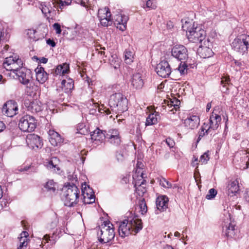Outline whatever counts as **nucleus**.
I'll return each mask as SVG.
<instances>
[{"instance_id": "nucleus-34", "label": "nucleus", "mask_w": 249, "mask_h": 249, "mask_svg": "<svg viewBox=\"0 0 249 249\" xmlns=\"http://www.w3.org/2000/svg\"><path fill=\"white\" fill-rule=\"evenodd\" d=\"M56 186V183L53 180H50L46 183L44 187L47 192L52 194L55 192Z\"/></svg>"}, {"instance_id": "nucleus-3", "label": "nucleus", "mask_w": 249, "mask_h": 249, "mask_svg": "<svg viewBox=\"0 0 249 249\" xmlns=\"http://www.w3.org/2000/svg\"><path fill=\"white\" fill-rule=\"evenodd\" d=\"M142 229V220L136 217L125 219L120 224L118 232L120 236L124 237L130 234H135Z\"/></svg>"}, {"instance_id": "nucleus-32", "label": "nucleus", "mask_w": 249, "mask_h": 249, "mask_svg": "<svg viewBox=\"0 0 249 249\" xmlns=\"http://www.w3.org/2000/svg\"><path fill=\"white\" fill-rule=\"evenodd\" d=\"M211 132V131L208 127V124H206L204 123L201 126L200 130L199 132L198 137L196 142H198L202 137H203L206 135H208Z\"/></svg>"}, {"instance_id": "nucleus-9", "label": "nucleus", "mask_w": 249, "mask_h": 249, "mask_svg": "<svg viewBox=\"0 0 249 249\" xmlns=\"http://www.w3.org/2000/svg\"><path fill=\"white\" fill-rule=\"evenodd\" d=\"M172 55L177 60L184 62L188 58V52L187 48L182 45H176L171 50Z\"/></svg>"}, {"instance_id": "nucleus-10", "label": "nucleus", "mask_w": 249, "mask_h": 249, "mask_svg": "<svg viewBox=\"0 0 249 249\" xmlns=\"http://www.w3.org/2000/svg\"><path fill=\"white\" fill-rule=\"evenodd\" d=\"M156 71L160 76L166 78L171 74V68L167 61L162 60L157 65Z\"/></svg>"}, {"instance_id": "nucleus-23", "label": "nucleus", "mask_w": 249, "mask_h": 249, "mask_svg": "<svg viewBox=\"0 0 249 249\" xmlns=\"http://www.w3.org/2000/svg\"><path fill=\"white\" fill-rule=\"evenodd\" d=\"M59 160L56 157H53L46 162V166L48 169L51 170L53 171H56V170L58 171L60 170L59 167Z\"/></svg>"}, {"instance_id": "nucleus-8", "label": "nucleus", "mask_w": 249, "mask_h": 249, "mask_svg": "<svg viewBox=\"0 0 249 249\" xmlns=\"http://www.w3.org/2000/svg\"><path fill=\"white\" fill-rule=\"evenodd\" d=\"M36 126V122L35 117L28 115L23 116L18 124L19 128L24 132H32Z\"/></svg>"}, {"instance_id": "nucleus-50", "label": "nucleus", "mask_w": 249, "mask_h": 249, "mask_svg": "<svg viewBox=\"0 0 249 249\" xmlns=\"http://www.w3.org/2000/svg\"><path fill=\"white\" fill-rule=\"evenodd\" d=\"M159 182L160 184L164 188H170L172 187V184L169 181H167L164 178L160 179Z\"/></svg>"}, {"instance_id": "nucleus-43", "label": "nucleus", "mask_w": 249, "mask_h": 249, "mask_svg": "<svg viewBox=\"0 0 249 249\" xmlns=\"http://www.w3.org/2000/svg\"><path fill=\"white\" fill-rule=\"evenodd\" d=\"M57 2L58 4L57 10L59 12L58 8L62 10L64 6H68L71 4V0H58Z\"/></svg>"}, {"instance_id": "nucleus-19", "label": "nucleus", "mask_w": 249, "mask_h": 249, "mask_svg": "<svg viewBox=\"0 0 249 249\" xmlns=\"http://www.w3.org/2000/svg\"><path fill=\"white\" fill-rule=\"evenodd\" d=\"M27 110L33 114H37L43 109L41 103L38 100H35L30 102L28 106L27 103H25Z\"/></svg>"}, {"instance_id": "nucleus-58", "label": "nucleus", "mask_w": 249, "mask_h": 249, "mask_svg": "<svg viewBox=\"0 0 249 249\" xmlns=\"http://www.w3.org/2000/svg\"><path fill=\"white\" fill-rule=\"evenodd\" d=\"M116 157L118 161H122L124 159V156L123 154L121 153H117L116 154Z\"/></svg>"}, {"instance_id": "nucleus-53", "label": "nucleus", "mask_w": 249, "mask_h": 249, "mask_svg": "<svg viewBox=\"0 0 249 249\" xmlns=\"http://www.w3.org/2000/svg\"><path fill=\"white\" fill-rule=\"evenodd\" d=\"M36 30L30 29L27 31V35L29 37L33 40H36V36H35V34H36Z\"/></svg>"}, {"instance_id": "nucleus-59", "label": "nucleus", "mask_w": 249, "mask_h": 249, "mask_svg": "<svg viewBox=\"0 0 249 249\" xmlns=\"http://www.w3.org/2000/svg\"><path fill=\"white\" fill-rule=\"evenodd\" d=\"M46 42L48 45H49L53 47H55L56 45L55 42L53 40H52L50 38L47 39L46 41Z\"/></svg>"}, {"instance_id": "nucleus-56", "label": "nucleus", "mask_w": 249, "mask_h": 249, "mask_svg": "<svg viewBox=\"0 0 249 249\" xmlns=\"http://www.w3.org/2000/svg\"><path fill=\"white\" fill-rule=\"evenodd\" d=\"M53 28L55 30L57 34H60L61 33V26L58 23H55L53 25Z\"/></svg>"}, {"instance_id": "nucleus-21", "label": "nucleus", "mask_w": 249, "mask_h": 249, "mask_svg": "<svg viewBox=\"0 0 249 249\" xmlns=\"http://www.w3.org/2000/svg\"><path fill=\"white\" fill-rule=\"evenodd\" d=\"M36 79L41 84H43L48 79V74L42 67L38 66L36 69Z\"/></svg>"}, {"instance_id": "nucleus-37", "label": "nucleus", "mask_w": 249, "mask_h": 249, "mask_svg": "<svg viewBox=\"0 0 249 249\" xmlns=\"http://www.w3.org/2000/svg\"><path fill=\"white\" fill-rule=\"evenodd\" d=\"M143 174L142 173H141V176H140V178L137 179L135 181V184H134V187H135V189L136 191H139L140 189L139 188V187L140 188L142 187V186L145 184L146 182V180L143 179Z\"/></svg>"}, {"instance_id": "nucleus-33", "label": "nucleus", "mask_w": 249, "mask_h": 249, "mask_svg": "<svg viewBox=\"0 0 249 249\" xmlns=\"http://www.w3.org/2000/svg\"><path fill=\"white\" fill-rule=\"evenodd\" d=\"M109 9L107 7L100 9L98 10V17L99 19L111 17Z\"/></svg>"}, {"instance_id": "nucleus-35", "label": "nucleus", "mask_w": 249, "mask_h": 249, "mask_svg": "<svg viewBox=\"0 0 249 249\" xmlns=\"http://www.w3.org/2000/svg\"><path fill=\"white\" fill-rule=\"evenodd\" d=\"M83 196V202L85 204H90L95 202L94 195H89L87 193L82 194Z\"/></svg>"}, {"instance_id": "nucleus-5", "label": "nucleus", "mask_w": 249, "mask_h": 249, "mask_svg": "<svg viewBox=\"0 0 249 249\" xmlns=\"http://www.w3.org/2000/svg\"><path fill=\"white\" fill-rule=\"evenodd\" d=\"M108 104L111 109L118 114L127 110V99L120 92L115 93L110 95Z\"/></svg>"}, {"instance_id": "nucleus-30", "label": "nucleus", "mask_w": 249, "mask_h": 249, "mask_svg": "<svg viewBox=\"0 0 249 249\" xmlns=\"http://www.w3.org/2000/svg\"><path fill=\"white\" fill-rule=\"evenodd\" d=\"M110 65L117 70L120 68L121 60L119 59L116 54H113L111 56L109 59Z\"/></svg>"}, {"instance_id": "nucleus-63", "label": "nucleus", "mask_w": 249, "mask_h": 249, "mask_svg": "<svg viewBox=\"0 0 249 249\" xmlns=\"http://www.w3.org/2000/svg\"><path fill=\"white\" fill-rule=\"evenodd\" d=\"M139 188L140 189V191H140L141 192V194H144L146 191L145 188L142 185L141 188L139 187Z\"/></svg>"}, {"instance_id": "nucleus-26", "label": "nucleus", "mask_w": 249, "mask_h": 249, "mask_svg": "<svg viewBox=\"0 0 249 249\" xmlns=\"http://www.w3.org/2000/svg\"><path fill=\"white\" fill-rule=\"evenodd\" d=\"M197 53L200 56L203 58L210 57L213 54L211 48L207 47L206 46H199Z\"/></svg>"}, {"instance_id": "nucleus-61", "label": "nucleus", "mask_w": 249, "mask_h": 249, "mask_svg": "<svg viewBox=\"0 0 249 249\" xmlns=\"http://www.w3.org/2000/svg\"><path fill=\"white\" fill-rule=\"evenodd\" d=\"M39 61H40V63L46 64L47 62V61H48V59L46 58H45V57H41L39 59Z\"/></svg>"}, {"instance_id": "nucleus-42", "label": "nucleus", "mask_w": 249, "mask_h": 249, "mask_svg": "<svg viewBox=\"0 0 249 249\" xmlns=\"http://www.w3.org/2000/svg\"><path fill=\"white\" fill-rule=\"evenodd\" d=\"M140 212L142 214H144L147 211V207L144 199H142L139 203Z\"/></svg>"}, {"instance_id": "nucleus-16", "label": "nucleus", "mask_w": 249, "mask_h": 249, "mask_svg": "<svg viewBox=\"0 0 249 249\" xmlns=\"http://www.w3.org/2000/svg\"><path fill=\"white\" fill-rule=\"evenodd\" d=\"M48 134L49 142L52 145L56 146L63 142V139L60 134L54 130L50 129L48 132Z\"/></svg>"}, {"instance_id": "nucleus-47", "label": "nucleus", "mask_w": 249, "mask_h": 249, "mask_svg": "<svg viewBox=\"0 0 249 249\" xmlns=\"http://www.w3.org/2000/svg\"><path fill=\"white\" fill-rule=\"evenodd\" d=\"M209 151L205 152L203 155L200 156L199 161L201 162L202 164H206L209 160Z\"/></svg>"}, {"instance_id": "nucleus-12", "label": "nucleus", "mask_w": 249, "mask_h": 249, "mask_svg": "<svg viewBox=\"0 0 249 249\" xmlns=\"http://www.w3.org/2000/svg\"><path fill=\"white\" fill-rule=\"evenodd\" d=\"M199 117L196 115L192 114H188L183 122L185 126L191 129L197 128L199 126Z\"/></svg>"}, {"instance_id": "nucleus-4", "label": "nucleus", "mask_w": 249, "mask_h": 249, "mask_svg": "<svg viewBox=\"0 0 249 249\" xmlns=\"http://www.w3.org/2000/svg\"><path fill=\"white\" fill-rule=\"evenodd\" d=\"M63 197L65 205L73 207L79 201L80 191L77 186L73 183H68L62 189Z\"/></svg>"}, {"instance_id": "nucleus-51", "label": "nucleus", "mask_w": 249, "mask_h": 249, "mask_svg": "<svg viewBox=\"0 0 249 249\" xmlns=\"http://www.w3.org/2000/svg\"><path fill=\"white\" fill-rule=\"evenodd\" d=\"M217 194V191L215 189L212 188L209 190L208 194L206 196L207 199L213 198Z\"/></svg>"}, {"instance_id": "nucleus-2", "label": "nucleus", "mask_w": 249, "mask_h": 249, "mask_svg": "<svg viewBox=\"0 0 249 249\" xmlns=\"http://www.w3.org/2000/svg\"><path fill=\"white\" fill-rule=\"evenodd\" d=\"M182 28L186 31V36L189 40L193 43H202L206 36V31L202 28L201 26L195 24L193 20L182 19Z\"/></svg>"}, {"instance_id": "nucleus-38", "label": "nucleus", "mask_w": 249, "mask_h": 249, "mask_svg": "<svg viewBox=\"0 0 249 249\" xmlns=\"http://www.w3.org/2000/svg\"><path fill=\"white\" fill-rule=\"evenodd\" d=\"M76 133H79L82 135H86L89 133L88 128L86 127V125L82 123L79 124L76 128Z\"/></svg>"}, {"instance_id": "nucleus-28", "label": "nucleus", "mask_w": 249, "mask_h": 249, "mask_svg": "<svg viewBox=\"0 0 249 249\" xmlns=\"http://www.w3.org/2000/svg\"><path fill=\"white\" fill-rule=\"evenodd\" d=\"M74 88L73 81L71 79L63 80L61 82V88L66 93H69Z\"/></svg>"}, {"instance_id": "nucleus-15", "label": "nucleus", "mask_w": 249, "mask_h": 249, "mask_svg": "<svg viewBox=\"0 0 249 249\" xmlns=\"http://www.w3.org/2000/svg\"><path fill=\"white\" fill-rule=\"evenodd\" d=\"M131 83L134 89H142L144 85L142 74L139 72L133 74L131 78Z\"/></svg>"}, {"instance_id": "nucleus-6", "label": "nucleus", "mask_w": 249, "mask_h": 249, "mask_svg": "<svg viewBox=\"0 0 249 249\" xmlns=\"http://www.w3.org/2000/svg\"><path fill=\"white\" fill-rule=\"evenodd\" d=\"M231 47L234 51L244 53L249 47V36L241 35L239 37L235 38L231 43Z\"/></svg>"}, {"instance_id": "nucleus-29", "label": "nucleus", "mask_w": 249, "mask_h": 249, "mask_svg": "<svg viewBox=\"0 0 249 249\" xmlns=\"http://www.w3.org/2000/svg\"><path fill=\"white\" fill-rule=\"evenodd\" d=\"M52 9L49 5L44 4L42 5L41 11L47 18L51 17V18H53L55 15V11L54 10H52Z\"/></svg>"}, {"instance_id": "nucleus-45", "label": "nucleus", "mask_w": 249, "mask_h": 249, "mask_svg": "<svg viewBox=\"0 0 249 249\" xmlns=\"http://www.w3.org/2000/svg\"><path fill=\"white\" fill-rule=\"evenodd\" d=\"M92 102H93V101H92ZM93 104H94V107L95 108V109L96 108H98V111L100 113H103L104 112H106V113L107 114H109L110 113V112L109 111V109H106V110L105 109L104 107V106L103 105H101V106H100L98 103H93Z\"/></svg>"}, {"instance_id": "nucleus-44", "label": "nucleus", "mask_w": 249, "mask_h": 249, "mask_svg": "<svg viewBox=\"0 0 249 249\" xmlns=\"http://www.w3.org/2000/svg\"><path fill=\"white\" fill-rule=\"evenodd\" d=\"M9 38L8 33L3 28H0V42L7 40Z\"/></svg>"}, {"instance_id": "nucleus-25", "label": "nucleus", "mask_w": 249, "mask_h": 249, "mask_svg": "<svg viewBox=\"0 0 249 249\" xmlns=\"http://www.w3.org/2000/svg\"><path fill=\"white\" fill-rule=\"evenodd\" d=\"M106 131H103L97 128L93 131L90 132L91 139L93 141H102L105 138Z\"/></svg>"}, {"instance_id": "nucleus-46", "label": "nucleus", "mask_w": 249, "mask_h": 249, "mask_svg": "<svg viewBox=\"0 0 249 249\" xmlns=\"http://www.w3.org/2000/svg\"><path fill=\"white\" fill-rule=\"evenodd\" d=\"M212 43V39L208 37L207 39H204L202 43H199L200 44L199 46H206L207 47L211 48L213 46Z\"/></svg>"}, {"instance_id": "nucleus-24", "label": "nucleus", "mask_w": 249, "mask_h": 249, "mask_svg": "<svg viewBox=\"0 0 249 249\" xmlns=\"http://www.w3.org/2000/svg\"><path fill=\"white\" fill-rule=\"evenodd\" d=\"M160 120V116L159 112L155 111L150 113L146 118L145 125H151L157 124Z\"/></svg>"}, {"instance_id": "nucleus-52", "label": "nucleus", "mask_w": 249, "mask_h": 249, "mask_svg": "<svg viewBox=\"0 0 249 249\" xmlns=\"http://www.w3.org/2000/svg\"><path fill=\"white\" fill-rule=\"evenodd\" d=\"M99 20L100 21L101 25L105 27L110 25L112 23L111 17L105 18H102L100 19Z\"/></svg>"}, {"instance_id": "nucleus-39", "label": "nucleus", "mask_w": 249, "mask_h": 249, "mask_svg": "<svg viewBox=\"0 0 249 249\" xmlns=\"http://www.w3.org/2000/svg\"><path fill=\"white\" fill-rule=\"evenodd\" d=\"M179 101L176 99L174 101L170 100L168 103V106L169 107H174L172 109L169 110V111L175 113L174 110L176 111L178 108H179L178 103H179Z\"/></svg>"}, {"instance_id": "nucleus-17", "label": "nucleus", "mask_w": 249, "mask_h": 249, "mask_svg": "<svg viewBox=\"0 0 249 249\" xmlns=\"http://www.w3.org/2000/svg\"><path fill=\"white\" fill-rule=\"evenodd\" d=\"M234 226L235 225L231 223V218L227 219V221L223 222V232L225 233L228 237H232L234 235Z\"/></svg>"}, {"instance_id": "nucleus-41", "label": "nucleus", "mask_w": 249, "mask_h": 249, "mask_svg": "<svg viewBox=\"0 0 249 249\" xmlns=\"http://www.w3.org/2000/svg\"><path fill=\"white\" fill-rule=\"evenodd\" d=\"M57 232H53L52 236H50L48 234H46L44 236V239L45 240L46 242H48L49 241H50L52 244H54L56 242V240L57 238L56 237V234Z\"/></svg>"}, {"instance_id": "nucleus-18", "label": "nucleus", "mask_w": 249, "mask_h": 249, "mask_svg": "<svg viewBox=\"0 0 249 249\" xmlns=\"http://www.w3.org/2000/svg\"><path fill=\"white\" fill-rule=\"evenodd\" d=\"M221 120V118L220 115L213 113L209 120V124H207L208 128L211 131L217 129Z\"/></svg>"}, {"instance_id": "nucleus-64", "label": "nucleus", "mask_w": 249, "mask_h": 249, "mask_svg": "<svg viewBox=\"0 0 249 249\" xmlns=\"http://www.w3.org/2000/svg\"><path fill=\"white\" fill-rule=\"evenodd\" d=\"M249 167V158H248V161H246V166L244 167L243 169H246Z\"/></svg>"}, {"instance_id": "nucleus-22", "label": "nucleus", "mask_w": 249, "mask_h": 249, "mask_svg": "<svg viewBox=\"0 0 249 249\" xmlns=\"http://www.w3.org/2000/svg\"><path fill=\"white\" fill-rule=\"evenodd\" d=\"M168 198L165 196H161L157 197L156 201V206L160 211H163L167 208Z\"/></svg>"}, {"instance_id": "nucleus-49", "label": "nucleus", "mask_w": 249, "mask_h": 249, "mask_svg": "<svg viewBox=\"0 0 249 249\" xmlns=\"http://www.w3.org/2000/svg\"><path fill=\"white\" fill-rule=\"evenodd\" d=\"M108 141L111 144L114 145H119L121 142L120 136L114 137L111 139H108Z\"/></svg>"}, {"instance_id": "nucleus-13", "label": "nucleus", "mask_w": 249, "mask_h": 249, "mask_svg": "<svg viewBox=\"0 0 249 249\" xmlns=\"http://www.w3.org/2000/svg\"><path fill=\"white\" fill-rule=\"evenodd\" d=\"M114 23L116 27L121 31H124L126 27L128 17L122 14H117L114 17Z\"/></svg>"}, {"instance_id": "nucleus-14", "label": "nucleus", "mask_w": 249, "mask_h": 249, "mask_svg": "<svg viewBox=\"0 0 249 249\" xmlns=\"http://www.w3.org/2000/svg\"><path fill=\"white\" fill-rule=\"evenodd\" d=\"M18 107L15 104H12L11 102L4 104L2 108L3 114L8 117H13L16 115Z\"/></svg>"}, {"instance_id": "nucleus-36", "label": "nucleus", "mask_w": 249, "mask_h": 249, "mask_svg": "<svg viewBox=\"0 0 249 249\" xmlns=\"http://www.w3.org/2000/svg\"><path fill=\"white\" fill-rule=\"evenodd\" d=\"M124 61L126 64H130L133 61L134 53L128 50H126L124 53Z\"/></svg>"}, {"instance_id": "nucleus-60", "label": "nucleus", "mask_w": 249, "mask_h": 249, "mask_svg": "<svg viewBox=\"0 0 249 249\" xmlns=\"http://www.w3.org/2000/svg\"><path fill=\"white\" fill-rule=\"evenodd\" d=\"M5 127V126L4 123L0 121V132L4 130Z\"/></svg>"}, {"instance_id": "nucleus-1", "label": "nucleus", "mask_w": 249, "mask_h": 249, "mask_svg": "<svg viewBox=\"0 0 249 249\" xmlns=\"http://www.w3.org/2000/svg\"><path fill=\"white\" fill-rule=\"evenodd\" d=\"M3 67L7 71H12L18 77L23 85H27L31 78V71L23 67V62L17 55L6 56L3 63Z\"/></svg>"}, {"instance_id": "nucleus-11", "label": "nucleus", "mask_w": 249, "mask_h": 249, "mask_svg": "<svg viewBox=\"0 0 249 249\" xmlns=\"http://www.w3.org/2000/svg\"><path fill=\"white\" fill-rule=\"evenodd\" d=\"M26 142L28 146L33 149L41 148L43 145L40 138L35 134H28Z\"/></svg>"}, {"instance_id": "nucleus-54", "label": "nucleus", "mask_w": 249, "mask_h": 249, "mask_svg": "<svg viewBox=\"0 0 249 249\" xmlns=\"http://www.w3.org/2000/svg\"><path fill=\"white\" fill-rule=\"evenodd\" d=\"M82 194H88L89 195H94V192L92 188L88 186V188L85 187L84 189H82Z\"/></svg>"}, {"instance_id": "nucleus-55", "label": "nucleus", "mask_w": 249, "mask_h": 249, "mask_svg": "<svg viewBox=\"0 0 249 249\" xmlns=\"http://www.w3.org/2000/svg\"><path fill=\"white\" fill-rule=\"evenodd\" d=\"M146 1V7L148 8L155 9L156 7L154 3V0H145Z\"/></svg>"}, {"instance_id": "nucleus-40", "label": "nucleus", "mask_w": 249, "mask_h": 249, "mask_svg": "<svg viewBox=\"0 0 249 249\" xmlns=\"http://www.w3.org/2000/svg\"><path fill=\"white\" fill-rule=\"evenodd\" d=\"M120 136L119 133L117 129H111L107 132H106L105 138L107 139H111L114 137Z\"/></svg>"}, {"instance_id": "nucleus-27", "label": "nucleus", "mask_w": 249, "mask_h": 249, "mask_svg": "<svg viewBox=\"0 0 249 249\" xmlns=\"http://www.w3.org/2000/svg\"><path fill=\"white\" fill-rule=\"evenodd\" d=\"M28 233L27 231H22L19 237V245L18 249H26L28 245Z\"/></svg>"}, {"instance_id": "nucleus-57", "label": "nucleus", "mask_w": 249, "mask_h": 249, "mask_svg": "<svg viewBox=\"0 0 249 249\" xmlns=\"http://www.w3.org/2000/svg\"><path fill=\"white\" fill-rule=\"evenodd\" d=\"M166 142L170 147H173L175 145L174 141L171 138H167L166 140Z\"/></svg>"}, {"instance_id": "nucleus-48", "label": "nucleus", "mask_w": 249, "mask_h": 249, "mask_svg": "<svg viewBox=\"0 0 249 249\" xmlns=\"http://www.w3.org/2000/svg\"><path fill=\"white\" fill-rule=\"evenodd\" d=\"M186 61L181 62L180 65L178 67V70L180 72L181 74H183L185 73V71H187L188 65L185 63Z\"/></svg>"}, {"instance_id": "nucleus-62", "label": "nucleus", "mask_w": 249, "mask_h": 249, "mask_svg": "<svg viewBox=\"0 0 249 249\" xmlns=\"http://www.w3.org/2000/svg\"><path fill=\"white\" fill-rule=\"evenodd\" d=\"M29 168V167H26L25 168H22V167H20L18 169V170L19 171V172H23V171H27L28 170V169Z\"/></svg>"}, {"instance_id": "nucleus-7", "label": "nucleus", "mask_w": 249, "mask_h": 249, "mask_svg": "<svg viewBox=\"0 0 249 249\" xmlns=\"http://www.w3.org/2000/svg\"><path fill=\"white\" fill-rule=\"evenodd\" d=\"M112 224L108 223L107 224H105L104 226L102 225L101 229V234L98 237L99 241L102 243H107L111 241L115 236V233L114 229Z\"/></svg>"}, {"instance_id": "nucleus-20", "label": "nucleus", "mask_w": 249, "mask_h": 249, "mask_svg": "<svg viewBox=\"0 0 249 249\" xmlns=\"http://www.w3.org/2000/svg\"><path fill=\"white\" fill-rule=\"evenodd\" d=\"M227 194L229 196H233L239 191V182L237 180L230 181L227 186Z\"/></svg>"}, {"instance_id": "nucleus-31", "label": "nucleus", "mask_w": 249, "mask_h": 249, "mask_svg": "<svg viewBox=\"0 0 249 249\" xmlns=\"http://www.w3.org/2000/svg\"><path fill=\"white\" fill-rule=\"evenodd\" d=\"M69 71V66L67 63H64L63 65H58L55 69V73L57 75H64L67 73Z\"/></svg>"}]
</instances>
